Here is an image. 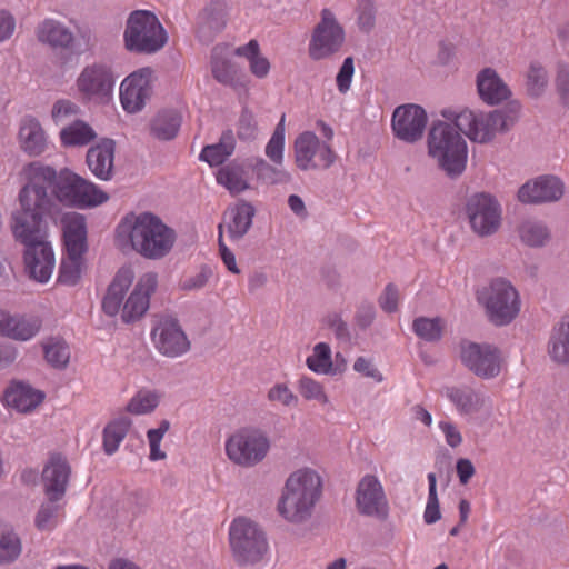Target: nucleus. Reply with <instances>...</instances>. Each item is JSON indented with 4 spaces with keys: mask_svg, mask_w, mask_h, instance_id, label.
Returning a JSON list of instances; mask_svg holds the SVG:
<instances>
[{
    "mask_svg": "<svg viewBox=\"0 0 569 569\" xmlns=\"http://www.w3.org/2000/svg\"><path fill=\"white\" fill-rule=\"evenodd\" d=\"M21 177L26 181L18 194L20 210L12 214V232L14 238L31 239L44 231L42 221L51 214L54 207L48 189L54 187L57 172L40 162L27 164Z\"/></svg>",
    "mask_w": 569,
    "mask_h": 569,
    "instance_id": "obj_1",
    "label": "nucleus"
},
{
    "mask_svg": "<svg viewBox=\"0 0 569 569\" xmlns=\"http://www.w3.org/2000/svg\"><path fill=\"white\" fill-rule=\"evenodd\" d=\"M176 241V232L150 212L127 213L114 230V243L122 252L134 251L146 259L167 256Z\"/></svg>",
    "mask_w": 569,
    "mask_h": 569,
    "instance_id": "obj_2",
    "label": "nucleus"
},
{
    "mask_svg": "<svg viewBox=\"0 0 569 569\" xmlns=\"http://www.w3.org/2000/svg\"><path fill=\"white\" fill-rule=\"evenodd\" d=\"M133 280L134 272L131 267L120 268L110 282L102 300L103 311L111 317L121 311V319L126 323L139 320L147 312L150 297L158 283L156 273L147 272L142 274L127 300L123 301Z\"/></svg>",
    "mask_w": 569,
    "mask_h": 569,
    "instance_id": "obj_3",
    "label": "nucleus"
},
{
    "mask_svg": "<svg viewBox=\"0 0 569 569\" xmlns=\"http://www.w3.org/2000/svg\"><path fill=\"white\" fill-rule=\"evenodd\" d=\"M322 477L312 468L292 471L286 479L277 502L279 516L291 525L309 521L322 497Z\"/></svg>",
    "mask_w": 569,
    "mask_h": 569,
    "instance_id": "obj_4",
    "label": "nucleus"
},
{
    "mask_svg": "<svg viewBox=\"0 0 569 569\" xmlns=\"http://www.w3.org/2000/svg\"><path fill=\"white\" fill-rule=\"evenodd\" d=\"M519 112L520 104L511 102L506 108L487 113H475L470 110H463L457 114L450 112V114L443 113V116L452 119L458 130L471 141L488 143L498 133L509 131L517 122Z\"/></svg>",
    "mask_w": 569,
    "mask_h": 569,
    "instance_id": "obj_5",
    "label": "nucleus"
},
{
    "mask_svg": "<svg viewBox=\"0 0 569 569\" xmlns=\"http://www.w3.org/2000/svg\"><path fill=\"white\" fill-rule=\"evenodd\" d=\"M428 153L449 176L458 177L467 163V143L456 124L433 122L428 133Z\"/></svg>",
    "mask_w": 569,
    "mask_h": 569,
    "instance_id": "obj_6",
    "label": "nucleus"
},
{
    "mask_svg": "<svg viewBox=\"0 0 569 569\" xmlns=\"http://www.w3.org/2000/svg\"><path fill=\"white\" fill-rule=\"evenodd\" d=\"M123 41L131 52L151 54L166 46L168 34L153 12L136 10L127 20Z\"/></svg>",
    "mask_w": 569,
    "mask_h": 569,
    "instance_id": "obj_7",
    "label": "nucleus"
},
{
    "mask_svg": "<svg viewBox=\"0 0 569 569\" xmlns=\"http://www.w3.org/2000/svg\"><path fill=\"white\" fill-rule=\"evenodd\" d=\"M477 298L485 308L488 320L495 326H507L520 312V297L516 288L502 278H498L482 287Z\"/></svg>",
    "mask_w": 569,
    "mask_h": 569,
    "instance_id": "obj_8",
    "label": "nucleus"
},
{
    "mask_svg": "<svg viewBox=\"0 0 569 569\" xmlns=\"http://www.w3.org/2000/svg\"><path fill=\"white\" fill-rule=\"evenodd\" d=\"M53 192L62 204L77 209L96 208L110 198L102 188L69 170L60 172Z\"/></svg>",
    "mask_w": 569,
    "mask_h": 569,
    "instance_id": "obj_9",
    "label": "nucleus"
},
{
    "mask_svg": "<svg viewBox=\"0 0 569 569\" xmlns=\"http://www.w3.org/2000/svg\"><path fill=\"white\" fill-rule=\"evenodd\" d=\"M284 114L277 124L269 142L266 146V156L272 163L263 158L256 159L251 166L258 182L264 186L288 184L293 180L292 173L281 168L284 159Z\"/></svg>",
    "mask_w": 569,
    "mask_h": 569,
    "instance_id": "obj_10",
    "label": "nucleus"
},
{
    "mask_svg": "<svg viewBox=\"0 0 569 569\" xmlns=\"http://www.w3.org/2000/svg\"><path fill=\"white\" fill-rule=\"evenodd\" d=\"M345 38V30L335 13L325 8L320 12V21L312 30L308 54L315 61L329 59L340 51Z\"/></svg>",
    "mask_w": 569,
    "mask_h": 569,
    "instance_id": "obj_11",
    "label": "nucleus"
},
{
    "mask_svg": "<svg viewBox=\"0 0 569 569\" xmlns=\"http://www.w3.org/2000/svg\"><path fill=\"white\" fill-rule=\"evenodd\" d=\"M465 213L475 234L488 238L501 227V208L489 193L479 192L470 196L465 204Z\"/></svg>",
    "mask_w": 569,
    "mask_h": 569,
    "instance_id": "obj_12",
    "label": "nucleus"
},
{
    "mask_svg": "<svg viewBox=\"0 0 569 569\" xmlns=\"http://www.w3.org/2000/svg\"><path fill=\"white\" fill-rule=\"evenodd\" d=\"M336 158L331 146L312 131L301 132L293 141L295 164L301 171L327 170Z\"/></svg>",
    "mask_w": 569,
    "mask_h": 569,
    "instance_id": "obj_13",
    "label": "nucleus"
},
{
    "mask_svg": "<svg viewBox=\"0 0 569 569\" xmlns=\"http://www.w3.org/2000/svg\"><path fill=\"white\" fill-rule=\"evenodd\" d=\"M117 79L110 64L94 62L81 70L76 87L84 101L102 103L112 97Z\"/></svg>",
    "mask_w": 569,
    "mask_h": 569,
    "instance_id": "obj_14",
    "label": "nucleus"
},
{
    "mask_svg": "<svg viewBox=\"0 0 569 569\" xmlns=\"http://www.w3.org/2000/svg\"><path fill=\"white\" fill-rule=\"evenodd\" d=\"M461 362L480 379L496 378L502 367L501 351L490 343L462 341L460 345Z\"/></svg>",
    "mask_w": 569,
    "mask_h": 569,
    "instance_id": "obj_15",
    "label": "nucleus"
},
{
    "mask_svg": "<svg viewBox=\"0 0 569 569\" xmlns=\"http://www.w3.org/2000/svg\"><path fill=\"white\" fill-rule=\"evenodd\" d=\"M31 239L16 238L26 246L24 266L29 277L37 282L47 283L52 276L56 260L52 246L47 241V232L39 231Z\"/></svg>",
    "mask_w": 569,
    "mask_h": 569,
    "instance_id": "obj_16",
    "label": "nucleus"
},
{
    "mask_svg": "<svg viewBox=\"0 0 569 569\" xmlns=\"http://www.w3.org/2000/svg\"><path fill=\"white\" fill-rule=\"evenodd\" d=\"M154 348L169 358H177L190 349V341L179 322L170 317L160 318L151 330Z\"/></svg>",
    "mask_w": 569,
    "mask_h": 569,
    "instance_id": "obj_17",
    "label": "nucleus"
},
{
    "mask_svg": "<svg viewBox=\"0 0 569 569\" xmlns=\"http://www.w3.org/2000/svg\"><path fill=\"white\" fill-rule=\"evenodd\" d=\"M151 68H141L129 74L120 84V102L130 113L140 111L152 93Z\"/></svg>",
    "mask_w": 569,
    "mask_h": 569,
    "instance_id": "obj_18",
    "label": "nucleus"
},
{
    "mask_svg": "<svg viewBox=\"0 0 569 569\" xmlns=\"http://www.w3.org/2000/svg\"><path fill=\"white\" fill-rule=\"evenodd\" d=\"M356 506L360 515L385 520L388 517V501L383 488L373 475L361 478L356 490Z\"/></svg>",
    "mask_w": 569,
    "mask_h": 569,
    "instance_id": "obj_19",
    "label": "nucleus"
},
{
    "mask_svg": "<svg viewBox=\"0 0 569 569\" xmlns=\"http://www.w3.org/2000/svg\"><path fill=\"white\" fill-rule=\"evenodd\" d=\"M427 121L423 108L418 104H402L395 109L391 127L398 139L413 143L422 138Z\"/></svg>",
    "mask_w": 569,
    "mask_h": 569,
    "instance_id": "obj_20",
    "label": "nucleus"
},
{
    "mask_svg": "<svg viewBox=\"0 0 569 569\" xmlns=\"http://www.w3.org/2000/svg\"><path fill=\"white\" fill-rule=\"evenodd\" d=\"M563 194V183L553 176H541L525 183L518 191V199L523 203H542L558 201Z\"/></svg>",
    "mask_w": 569,
    "mask_h": 569,
    "instance_id": "obj_21",
    "label": "nucleus"
},
{
    "mask_svg": "<svg viewBox=\"0 0 569 569\" xmlns=\"http://www.w3.org/2000/svg\"><path fill=\"white\" fill-rule=\"evenodd\" d=\"M41 319L36 316L11 315L0 310V336L17 340H31L40 331Z\"/></svg>",
    "mask_w": 569,
    "mask_h": 569,
    "instance_id": "obj_22",
    "label": "nucleus"
},
{
    "mask_svg": "<svg viewBox=\"0 0 569 569\" xmlns=\"http://www.w3.org/2000/svg\"><path fill=\"white\" fill-rule=\"evenodd\" d=\"M70 466L66 458L52 455L42 471L44 491L50 501L61 499L66 492L70 477Z\"/></svg>",
    "mask_w": 569,
    "mask_h": 569,
    "instance_id": "obj_23",
    "label": "nucleus"
},
{
    "mask_svg": "<svg viewBox=\"0 0 569 569\" xmlns=\"http://www.w3.org/2000/svg\"><path fill=\"white\" fill-rule=\"evenodd\" d=\"M116 142L103 138L87 152V164L90 171L100 180L108 181L112 178L114 164Z\"/></svg>",
    "mask_w": 569,
    "mask_h": 569,
    "instance_id": "obj_24",
    "label": "nucleus"
},
{
    "mask_svg": "<svg viewBox=\"0 0 569 569\" xmlns=\"http://www.w3.org/2000/svg\"><path fill=\"white\" fill-rule=\"evenodd\" d=\"M64 252L87 251V223L82 214L67 212L61 218Z\"/></svg>",
    "mask_w": 569,
    "mask_h": 569,
    "instance_id": "obj_25",
    "label": "nucleus"
},
{
    "mask_svg": "<svg viewBox=\"0 0 569 569\" xmlns=\"http://www.w3.org/2000/svg\"><path fill=\"white\" fill-rule=\"evenodd\" d=\"M18 142L29 156H40L47 149V134L38 119L26 116L21 119Z\"/></svg>",
    "mask_w": 569,
    "mask_h": 569,
    "instance_id": "obj_26",
    "label": "nucleus"
},
{
    "mask_svg": "<svg viewBox=\"0 0 569 569\" xmlns=\"http://www.w3.org/2000/svg\"><path fill=\"white\" fill-rule=\"evenodd\" d=\"M477 88L480 98L489 104H498L511 94L508 86L491 68L480 71L477 77Z\"/></svg>",
    "mask_w": 569,
    "mask_h": 569,
    "instance_id": "obj_27",
    "label": "nucleus"
},
{
    "mask_svg": "<svg viewBox=\"0 0 569 569\" xmlns=\"http://www.w3.org/2000/svg\"><path fill=\"white\" fill-rule=\"evenodd\" d=\"M43 397L41 391L34 390L27 385L13 383L6 389L3 402L19 412H28L41 403Z\"/></svg>",
    "mask_w": 569,
    "mask_h": 569,
    "instance_id": "obj_28",
    "label": "nucleus"
},
{
    "mask_svg": "<svg viewBox=\"0 0 569 569\" xmlns=\"http://www.w3.org/2000/svg\"><path fill=\"white\" fill-rule=\"evenodd\" d=\"M40 42L52 48L72 49L74 37L71 30L54 19L43 20L37 29Z\"/></svg>",
    "mask_w": 569,
    "mask_h": 569,
    "instance_id": "obj_29",
    "label": "nucleus"
},
{
    "mask_svg": "<svg viewBox=\"0 0 569 569\" xmlns=\"http://www.w3.org/2000/svg\"><path fill=\"white\" fill-rule=\"evenodd\" d=\"M548 355L559 366L569 367V316L555 327L548 343Z\"/></svg>",
    "mask_w": 569,
    "mask_h": 569,
    "instance_id": "obj_30",
    "label": "nucleus"
},
{
    "mask_svg": "<svg viewBox=\"0 0 569 569\" xmlns=\"http://www.w3.org/2000/svg\"><path fill=\"white\" fill-rule=\"evenodd\" d=\"M229 542L234 560L246 565L249 560V521L244 517L233 519L229 528Z\"/></svg>",
    "mask_w": 569,
    "mask_h": 569,
    "instance_id": "obj_31",
    "label": "nucleus"
},
{
    "mask_svg": "<svg viewBox=\"0 0 569 569\" xmlns=\"http://www.w3.org/2000/svg\"><path fill=\"white\" fill-rule=\"evenodd\" d=\"M236 149V137L231 130L223 131L219 142L203 147L200 152V160L210 167L222 164Z\"/></svg>",
    "mask_w": 569,
    "mask_h": 569,
    "instance_id": "obj_32",
    "label": "nucleus"
},
{
    "mask_svg": "<svg viewBox=\"0 0 569 569\" xmlns=\"http://www.w3.org/2000/svg\"><path fill=\"white\" fill-rule=\"evenodd\" d=\"M446 397L463 413H473L485 406V398L469 387H447Z\"/></svg>",
    "mask_w": 569,
    "mask_h": 569,
    "instance_id": "obj_33",
    "label": "nucleus"
},
{
    "mask_svg": "<svg viewBox=\"0 0 569 569\" xmlns=\"http://www.w3.org/2000/svg\"><path fill=\"white\" fill-rule=\"evenodd\" d=\"M181 126V116L174 110L159 112L150 122V134L158 140L173 139Z\"/></svg>",
    "mask_w": 569,
    "mask_h": 569,
    "instance_id": "obj_34",
    "label": "nucleus"
},
{
    "mask_svg": "<svg viewBox=\"0 0 569 569\" xmlns=\"http://www.w3.org/2000/svg\"><path fill=\"white\" fill-rule=\"evenodd\" d=\"M97 137L93 128L82 121L76 120L61 129L59 133L60 142L63 147H82L90 143Z\"/></svg>",
    "mask_w": 569,
    "mask_h": 569,
    "instance_id": "obj_35",
    "label": "nucleus"
},
{
    "mask_svg": "<svg viewBox=\"0 0 569 569\" xmlns=\"http://www.w3.org/2000/svg\"><path fill=\"white\" fill-rule=\"evenodd\" d=\"M217 182L232 194H238L248 188L247 172L243 164L231 162L220 168L216 173Z\"/></svg>",
    "mask_w": 569,
    "mask_h": 569,
    "instance_id": "obj_36",
    "label": "nucleus"
},
{
    "mask_svg": "<svg viewBox=\"0 0 569 569\" xmlns=\"http://www.w3.org/2000/svg\"><path fill=\"white\" fill-rule=\"evenodd\" d=\"M521 242L530 248H540L551 240V231L548 226L538 220H526L518 227Z\"/></svg>",
    "mask_w": 569,
    "mask_h": 569,
    "instance_id": "obj_37",
    "label": "nucleus"
},
{
    "mask_svg": "<svg viewBox=\"0 0 569 569\" xmlns=\"http://www.w3.org/2000/svg\"><path fill=\"white\" fill-rule=\"evenodd\" d=\"M224 226L232 241L240 240L249 230V204L238 203L224 212Z\"/></svg>",
    "mask_w": 569,
    "mask_h": 569,
    "instance_id": "obj_38",
    "label": "nucleus"
},
{
    "mask_svg": "<svg viewBox=\"0 0 569 569\" xmlns=\"http://www.w3.org/2000/svg\"><path fill=\"white\" fill-rule=\"evenodd\" d=\"M84 268V253L64 252L59 267L58 282L67 286L77 284Z\"/></svg>",
    "mask_w": 569,
    "mask_h": 569,
    "instance_id": "obj_39",
    "label": "nucleus"
},
{
    "mask_svg": "<svg viewBox=\"0 0 569 569\" xmlns=\"http://www.w3.org/2000/svg\"><path fill=\"white\" fill-rule=\"evenodd\" d=\"M226 453L236 465H249V430L242 428L232 433L226 441Z\"/></svg>",
    "mask_w": 569,
    "mask_h": 569,
    "instance_id": "obj_40",
    "label": "nucleus"
},
{
    "mask_svg": "<svg viewBox=\"0 0 569 569\" xmlns=\"http://www.w3.org/2000/svg\"><path fill=\"white\" fill-rule=\"evenodd\" d=\"M131 426V421L127 418L110 421L103 429L102 447L103 451L111 456L118 449L120 443L126 438Z\"/></svg>",
    "mask_w": 569,
    "mask_h": 569,
    "instance_id": "obj_41",
    "label": "nucleus"
},
{
    "mask_svg": "<svg viewBox=\"0 0 569 569\" xmlns=\"http://www.w3.org/2000/svg\"><path fill=\"white\" fill-rule=\"evenodd\" d=\"M161 393L157 390L141 389L127 403V412L141 416L151 413L159 405Z\"/></svg>",
    "mask_w": 569,
    "mask_h": 569,
    "instance_id": "obj_42",
    "label": "nucleus"
},
{
    "mask_svg": "<svg viewBox=\"0 0 569 569\" xmlns=\"http://www.w3.org/2000/svg\"><path fill=\"white\" fill-rule=\"evenodd\" d=\"M548 86V71L539 61H531L526 72V89L530 97L539 98Z\"/></svg>",
    "mask_w": 569,
    "mask_h": 569,
    "instance_id": "obj_43",
    "label": "nucleus"
},
{
    "mask_svg": "<svg viewBox=\"0 0 569 569\" xmlns=\"http://www.w3.org/2000/svg\"><path fill=\"white\" fill-rule=\"evenodd\" d=\"M412 328L415 333L422 340L429 342L439 341L442 337L445 323L441 318L419 317L413 320Z\"/></svg>",
    "mask_w": 569,
    "mask_h": 569,
    "instance_id": "obj_44",
    "label": "nucleus"
},
{
    "mask_svg": "<svg viewBox=\"0 0 569 569\" xmlns=\"http://www.w3.org/2000/svg\"><path fill=\"white\" fill-rule=\"evenodd\" d=\"M46 360L54 368H64L70 359L68 345L57 338H51L43 343Z\"/></svg>",
    "mask_w": 569,
    "mask_h": 569,
    "instance_id": "obj_45",
    "label": "nucleus"
},
{
    "mask_svg": "<svg viewBox=\"0 0 569 569\" xmlns=\"http://www.w3.org/2000/svg\"><path fill=\"white\" fill-rule=\"evenodd\" d=\"M307 366L316 373L332 372L331 349L328 343L320 342L313 347V355L307 358Z\"/></svg>",
    "mask_w": 569,
    "mask_h": 569,
    "instance_id": "obj_46",
    "label": "nucleus"
},
{
    "mask_svg": "<svg viewBox=\"0 0 569 569\" xmlns=\"http://www.w3.org/2000/svg\"><path fill=\"white\" fill-rule=\"evenodd\" d=\"M21 553V541L10 529L0 527V563L13 561Z\"/></svg>",
    "mask_w": 569,
    "mask_h": 569,
    "instance_id": "obj_47",
    "label": "nucleus"
},
{
    "mask_svg": "<svg viewBox=\"0 0 569 569\" xmlns=\"http://www.w3.org/2000/svg\"><path fill=\"white\" fill-rule=\"evenodd\" d=\"M169 429L170 422L168 420H162L158 428L149 429L147 431V439L150 447L149 459L151 461L163 460L167 458L166 452L160 449V445Z\"/></svg>",
    "mask_w": 569,
    "mask_h": 569,
    "instance_id": "obj_48",
    "label": "nucleus"
},
{
    "mask_svg": "<svg viewBox=\"0 0 569 569\" xmlns=\"http://www.w3.org/2000/svg\"><path fill=\"white\" fill-rule=\"evenodd\" d=\"M357 24L362 32H370L376 26V6L372 0H357Z\"/></svg>",
    "mask_w": 569,
    "mask_h": 569,
    "instance_id": "obj_49",
    "label": "nucleus"
},
{
    "mask_svg": "<svg viewBox=\"0 0 569 569\" xmlns=\"http://www.w3.org/2000/svg\"><path fill=\"white\" fill-rule=\"evenodd\" d=\"M271 440L262 430H251V465L261 462L269 453Z\"/></svg>",
    "mask_w": 569,
    "mask_h": 569,
    "instance_id": "obj_50",
    "label": "nucleus"
},
{
    "mask_svg": "<svg viewBox=\"0 0 569 569\" xmlns=\"http://www.w3.org/2000/svg\"><path fill=\"white\" fill-rule=\"evenodd\" d=\"M428 481H429V495H428V502L425 510V521L427 523H435L441 518L440 508H439V500L437 496V478L435 473L428 475Z\"/></svg>",
    "mask_w": 569,
    "mask_h": 569,
    "instance_id": "obj_51",
    "label": "nucleus"
},
{
    "mask_svg": "<svg viewBox=\"0 0 569 569\" xmlns=\"http://www.w3.org/2000/svg\"><path fill=\"white\" fill-rule=\"evenodd\" d=\"M269 551V543L266 533L251 523V565L263 560Z\"/></svg>",
    "mask_w": 569,
    "mask_h": 569,
    "instance_id": "obj_52",
    "label": "nucleus"
},
{
    "mask_svg": "<svg viewBox=\"0 0 569 569\" xmlns=\"http://www.w3.org/2000/svg\"><path fill=\"white\" fill-rule=\"evenodd\" d=\"M80 112L77 103L68 99L56 101L51 109V118L56 124H60Z\"/></svg>",
    "mask_w": 569,
    "mask_h": 569,
    "instance_id": "obj_53",
    "label": "nucleus"
},
{
    "mask_svg": "<svg viewBox=\"0 0 569 569\" xmlns=\"http://www.w3.org/2000/svg\"><path fill=\"white\" fill-rule=\"evenodd\" d=\"M218 48L214 49L211 69L213 77L221 83H230L236 74L234 68L227 61L219 57Z\"/></svg>",
    "mask_w": 569,
    "mask_h": 569,
    "instance_id": "obj_54",
    "label": "nucleus"
},
{
    "mask_svg": "<svg viewBox=\"0 0 569 569\" xmlns=\"http://www.w3.org/2000/svg\"><path fill=\"white\" fill-rule=\"evenodd\" d=\"M270 68L269 60L260 54L258 42L251 40V74L259 79H264L269 74Z\"/></svg>",
    "mask_w": 569,
    "mask_h": 569,
    "instance_id": "obj_55",
    "label": "nucleus"
},
{
    "mask_svg": "<svg viewBox=\"0 0 569 569\" xmlns=\"http://www.w3.org/2000/svg\"><path fill=\"white\" fill-rule=\"evenodd\" d=\"M556 89L563 106H569V66L559 61L557 63Z\"/></svg>",
    "mask_w": 569,
    "mask_h": 569,
    "instance_id": "obj_56",
    "label": "nucleus"
},
{
    "mask_svg": "<svg viewBox=\"0 0 569 569\" xmlns=\"http://www.w3.org/2000/svg\"><path fill=\"white\" fill-rule=\"evenodd\" d=\"M58 507L52 503L42 505L36 516V527L39 530H51L57 525Z\"/></svg>",
    "mask_w": 569,
    "mask_h": 569,
    "instance_id": "obj_57",
    "label": "nucleus"
},
{
    "mask_svg": "<svg viewBox=\"0 0 569 569\" xmlns=\"http://www.w3.org/2000/svg\"><path fill=\"white\" fill-rule=\"evenodd\" d=\"M300 393L306 399H316L321 402H327V397L323 392L322 386L309 377H302L299 382Z\"/></svg>",
    "mask_w": 569,
    "mask_h": 569,
    "instance_id": "obj_58",
    "label": "nucleus"
},
{
    "mask_svg": "<svg viewBox=\"0 0 569 569\" xmlns=\"http://www.w3.org/2000/svg\"><path fill=\"white\" fill-rule=\"evenodd\" d=\"M211 272L207 268H202L193 274L184 277L180 282V288L186 291H193L203 288Z\"/></svg>",
    "mask_w": 569,
    "mask_h": 569,
    "instance_id": "obj_59",
    "label": "nucleus"
},
{
    "mask_svg": "<svg viewBox=\"0 0 569 569\" xmlns=\"http://www.w3.org/2000/svg\"><path fill=\"white\" fill-rule=\"evenodd\" d=\"M353 72V59L352 57H348L343 60V63L336 78L337 86L340 92L345 93L350 89Z\"/></svg>",
    "mask_w": 569,
    "mask_h": 569,
    "instance_id": "obj_60",
    "label": "nucleus"
},
{
    "mask_svg": "<svg viewBox=\"0 0 569 569\" xmlns=\"http://www.w3.org/2000/svg\"><path fill=\"white\" fill-rule=\"evenodd\" d=\"M268 398L270 401H278L283 406H291L297 402V397L289 390L286 385H276L269 390Z\"/></svg>",
    "mask_w": 569,
    "mask_h": 569,
    "instance_id": "obj_61",
    "label": "nucleus"
},
{
    "mask_svg": "<svg viewBox=\"0 0 569 569\" xmlns=\"http://www.w3.org/2000/svg\"><path fill=\"white\" fill-rule=\"evenodd\" d=\"M218 242H219V250H220L221 259H222L224 266L232 273H239V269L236 263L234 254L228 249V247L223 242V224L222 223L219 224Z\"/></svg>",
    "mask_w": 569,
    "mask_h": 569,
    "instance_id": "obj_62",
    "label": "nucleus"
},
{
    "mask_svg": "<svg viewBox=\"0 0 569 569\" xmlns=\"http://www.w3.org/2000/svg\"><path fill=\"white\" fill-rule=\"evenodd\" d=\"M399 295L393 284H388L379 299L380 307L387 312H393L398 308Z\"/></svg>",
    "mask_w": 569,
    "mask_h": 569,
    "instance_id": "obj_63",
    "label": "nucleus"
},
{
    "mask_svg": "<svg viewBox=\"0 0 569 569\" xmlns=\"http://www.w3.org/2000/svg\"><path fill=\"white\" fill-rule=\"evenodd\" d=\"M353 369L369 378L375 379L376 381H382V375L373 367L372 362L363 357H359L353 365Z\"/></svg>",
    "mask_w": 569,
    "mask_h": 569,
    "instance_id": "obj_64",
    "label": "nucleus"
}]
</instances>
